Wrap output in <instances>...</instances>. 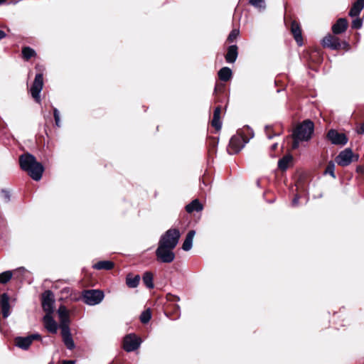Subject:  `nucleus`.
Listing matches in <instances>:
<instances>
[{"label": "nucleus", "instance_id": "412c9836", "mask_svg": "<svg viewBox=\"0 0 364 364\" xmlns=\"http://www.w3.org/2000/svg\"><path fill=\"white\" fill-rule=\"evenodd\" d=\"M220 113L221 108L220 107H217L213 112V117L211 122L212 126L215 128L216 130H220L222 127V123L220 122Z\"/></svg>", "mask_w": 364, "mask_h": 364}, {"label": "nucleus", "instance_id": "2eb2a0df", "mask_svg": "<svg viewBox=\"0 0 364 364\" xmlns=\"http://www.w3.org/2000/svg\"><path fill=\"white\" fill-rule=\"evenodd\" d=\"M291 32L298 46H301L303 45L301 29L299 23L296 21H292L291 22Z\"/></svg>", "mask_w": 364, "mask_h": 364}, {"label": "nucleus", "instance_id": "f8f14e48", "mask_svg": "<svg viewBox=\"0 0 364 364\" xmlns=\"http://www.w3.org/2000/svg\"><path fill=\"white\" fill-rule=\"evenodd\" d=\"M54 296L51 291H46L42 295V307L46 314L53 312Z\"/></svg>", "mask_w": 364, "mask_h": 364}, {"label": "nucleus", "instance_id": "6ab92c4d", "mask_svg": "<svg viewBox=\"0 0 364 364\" xmlns=\"http://www.w3.org/2000/svg\"><path fill=\"white\" fill-rule=\"evenodd\" d=\"M364 8V0H357L352 5V7L348 13L350 17L359 16L360 12Z\"/></svg>", "mask_w": 364, "mask_h": 364}, {"label": "nucleus", "instance_id": "de8ad7c7", "mask_svg": "<svg viewBox=\"0 0 364 364\" xmlns=\"http://www.w3.org/2000/svg\"><path fill=\"white\" fill-rule=\"evenodd\" d=\"M6 33L4 31L0 30V41L6 38Z\"/></svg>", "mask_w": 364, "mask_h": 364}, {"label": "nucleus", "instance_id": "b1692460", "mask_svg": "<svg viewBox=\"0 0 364 364\" xmlns=\"http://www.w3.org/2000/svg\"><path fill=\"white\" fill-rule=\"evenodd\" d=\"M237 57V47L236 45L229 46L225 59L228 63H234Z\"/></svg>", "mask_w": 364, "mask_h": 364}, {"label": "nucleus", "instance_id": "e433bc0d", "mask_svg": "<svg viewBox=\"0 0 364 364\" xmlns=\"http://www.w3.org/2000/svg\"><path fill=\"white\" fill-rule=\"evenodd\" d=\"M239 33H240V31L238 29L232 30V31L230 33V34L228 37V39H227L229 43L233 42L237 38V37L239 36Z\"/></svg>", "mask_w": 364, "mask_h": 364}, {"label": "nucleus", "instance_id": "09e8293b", "mask_svg": "<svg viewBox=\"0 0 364 364\" xmlns=\"http://www.w3.org/2000/svg\"><path fill=\"white\" fill-rule=\"evenodd\" d=\"M277 143H275V144H274L272 146V149H275L277 148Z\"/></svg>", "mask_w": 364, "mask_h": 364}, {"label": "nucleus", "instance_id": "aec40b11", "mask_svg": "<svg viewBox=\"0 0 364 364\" xmlns=\"http://www.w3.org/2000/svg\"><path fill=\"white\" fill-rule=\"evenodd\" d=\"M31 341L28 336H18L15 338V345L21 349L28 350L31 345Z\"/></svg>", "mask_w": 364, "mask_h": 364}, {"label": "nucleus", "instance_id": "5701e85b", "mask_svg": "<svg viewBox=\"0 0 364 364\" xmlns=\"http://www.w3.org/2000/svg\"><path fill=\"white\" fill-rule=\"evenodd\" d=\"M196 232L195 230H190L186 237L185 240L183 241V243L182 245V249L184 251H189L193 246V240L195 236Z\"/></svg>", "mask_w": 364, "mask_h": 364}, {"label": "nucleus", "instance_id": "7ed1b4c3", "mask_svg": "<svg viewBox=\"0 0 364 364\" xmlns=\"http://www.w3.org/2000/svg\"><path fill=\"white\" fill-rule=\"evenodd\" d=\"M181 234L178 229L171 228L163 234L159 241V244L166 247L174 249L179 240Z\"/></svg>", "mask_w": 364, "mask_h": 364}, {"label": "nucleus", "instance_id": "3c124183", "mask_svg": "<svg viewBox=\"0 0 364 364\" xmlns=\"http://www.w3.org/2000/svg\"><path fill=\"white\" fill-rule=\"evenodd\" d=\"M20 270H25V269L23 267H21L19 268Z\"/></svg>", "mask_w": 364, "mask_h": 364}, {"label": "nucleus", "instance_id": "9b49d317", "mask_svg": "<svg viewBox=\"0 0 364 364\" xmlns=\"http://www.w3.org/2000/svg\"><path fill=\"white\" fill-rule=\"evenodd\" d=\"M332 144L344 146L348 143V139L343 133H339L336 129H330L326 136Z\"/></svg>", "mask_w": 364, "mask_h": 364}, {"label": "nucleus", "instance_id": "4c0bfd02", "mask_svg": "<svg viewBox=\"0 0 364 364\" xmlns=\"http://www.w3.org/2000/svg\"><path fill=\"white\" fill-rule=\"evenodd\" d=\"M53 117H54V119H55V125L58 127H60V112L59 110L55 108V107H53Z\"/></svg>", "mask_w": 364, "mask_h": 364}, {"label": "nucleus", "instance_id": "423d86ee", "mask_svg": "<svg viewBox=\"0 0 364 364\" xmlns=\"http://www.w3.org/2000/svg\"><path fill=\"white\" fill-rule=\"evenodd\" d=\"M103 298V292L97 289L85 291L82 294L83 301L90 306L100 304Z\"/></svg>", "mask_w": 364, "mask_h": 364}, {"label": "nucleus", "instance_id": "6e6552de", "mask_svg": "<svg viewBox=\"0 0 364 364\" xmlns=\"http://www.w3.org/2000/svg\"><path fill=\"white\" fill-rule=\"evenodd\" d=\"M43 87V76L41 73H37L33 82L30 88L32 97L37 103H41V92Z\"/></svg>", "mask_w": 364, "mask_h": 364}, {"label": "nucleus", "instance_id": "0eeeda50", "mask_svg": "<svg viewBox=\"0 0 364 364\" xmlns=\"http://www.w3.org/2000/svg\"><path fill=\"white\" fill-rule=\"evenodd\" d=\"M173 249L166 247L161 245H158L156 250V256L157 260L164 263H171L175 259V254L173 252Z\"/></svg>", "mask_w": 364, "mask_h": 364}, {"label": "nucleus", "instance_id": "c03bdc74", "mask_svg": "<svg viewBox=\"0 0 364 364\" xmlns=\"http://www.w3.org/2000/svg\"><path fill=\"white\" fill-rule=\"evenodd\" d=\"M357 172L364 174V166H359L356 168Z\"/></svg>", "mask_w": 364, "mask_h": 364}, {"label": "nucleus", "instance_id": "c85d7f7f", "mask_svg": "<svg viewBox=\"0 0 364 364\" xmlns=\"http://www.w3.org/2000/svg\"><path fill=\"white\" fill-rule=\"evenodd\" d=\"M142 280L147 288L152 289L154 287L153 274L151 272H145L143 275Z\"/></svg>", "mask_w": 364, "mask_h": 364}, {"label": "nucleus", "instance_id": "49530a36", "mask_svg": "<svg viewBox=\"0 0 364 364\" xmlns=\"http://www.w3.org/2000/svg\"><path fill=\"white\" fill-rule=\"evenodd\" d=\"M63 364H75V360H63L62 362Z\"/></svg>", "mask_w": 364, "mask_h": 364}, {"label": "nucleus", "instance_id": "1a4fd4ad", "mask_svg": "<svg viewBox=\"0 0 364 364\" xmlns=\"http://www.w3.org/2000/svg\"><path fill=\"white\" fill-rule=\"evenodd\" d=\"M247 142L237 132L233 135L229 143L228 151L230 154L240 152Z\"/></svg>", "mask_w": 364, "mask_h": 364}, {"label": "nucleus", "instance_id": "f03ea898", "mask_svg": "<svg viewBox=\"0 0 364 364\" xmlns=\"http://www.w3.org/2000/svg\"><path fill=\"white\" fill-rule=\"evenodd\" d=\"M314 129V123L310 120H305L296 127L293 132L292 137L307 141L311 138Z\"/></svg>", "mask_w": 364, "mask_h": 364}, {"label": "nucleus", "instance_id": "79ce46f5", "mask_svg": "<svg viewBox=\"0 0 364 364\" xmlns=\"http://www.w3.org/2000/svg\"><path fill=\"white\" fill-rule=\"evenodd\" d=\"M357 132L360 134H364V121L363 123L359 127V129L357 130Z\"/></svg>", "mask_w": 364, "mask_h": 364}, {"label": "nucleus", "instance_id": "f704fd0d", "mask_svg": "<svg viewBox=\"0 0 364 364\" xmlns=\"http://www.w3.org/2000/svg\"><path fill=\"white\" fill-rule=\"evenodd\" d=\"M151 318V314L149 309L144 311L140 316V321L142 323H148Z\"/></svg>", "mask_w": 364, "mask_h": 364}, {"label": "nucleus", "instance_id": "72a5a7b5", "mask_svg": "<svg viewBox=\"0 0 364 364\" xmlns=\"http://www.w3.org/2000/svg\"><path fill=\"white\" fill-rule=\"evenodd\" d=\"M334 170H335L334 162L333 161H330L324 171V174H329L333 178H336Z\"/></svg>", "mask_w": 364, "mask_h": 364}, {"label": "nucleus", "instance_id": "bb28decb", "mask_svg": "<svg viewBox=\"0 0 364 364\" xmlns=\"http://www.w3.org/2000/svg\"><path fill=\"white\" fill-rule=\"evenodd\" d=\"M139 275H135L133 277L131 274H128L126 278V284L129 288H136L139 285Z\"/></svg>", "mask_w": 364, "mask_h": 364}, {"label": "nucleus", "instance_id": "a19ab883", "mask_svg": "<svg viewBox=\"0 0 364 364\" xmlns=\"http://www.w3.org/2000/svg\"><path fill=\"white\" fill-rule=\"evenodd\" d=\"M28 336V338H30L31 343L34 340H41V336L38 333H33V334H31V335Z\"/></svg>", "mask_w": 364, "mask_h": 364}, {"label": "nucleus", "instance_id": "2f4dec72", "mask_svg": "<svg viewBox=\"0 0 364 364\" xmlns=\"http://www.w3.org/2000/svg\"><path fill=\"white\" fill-rule=\"evenodd\" d=\"M13 273L11 271H5L0 274V284H6L12 278Z\"/></svg>", "mask_w": 364, "mask_h": 364}, {"label": "nucleus", "instance_id": "9d476101", "mask_svg": "<svg viewBox=\"0 0 364 364\" xmlns=\"http://www.w3.org/2000/svg\"><path fill=\"white\" fill-rule=\"evenodd\" d=\"M141 343V340L135 334H128L123 340V348L127 352H132L138 349Z\"/></svg>", "mask_w": 364, "mask_h": 364}, {"label": "nucleus", "instance_id": "f3484780", "mask_svg": "<svg viewBox=\"0 0 364 364\" xmlns=\"http://www.w3.org/2000/svg\"><path fill=\"white\" fill-rule=\"evenodd\" d=\"M348 26V23L346 18H340L337 20L336 23L332 26V32L335 35L341 34L344 33Z\"/></svg>", "mask_w": 364, "mask_h": 364}, {"label": "nucleus", "instance_id": "473e14b6", "mask_svg": "<svg viewBox=\"0 0 364 364\" xmlns=\"http://www.w3.org/2000/svg\"><path fill=\"white\" fill-rule=\"evenodd\" d=\"M249 2L259 11H264L266 8L264 0H250Z\"/></svg>", "mask_w": 364, "mask_h": 364}, {"label": "nucleus", "instance_id": "c756f323", "mask_svg": "<svg viewBox=\"0 0 364 364\" xmlns=\"http://www.w3.org/2000/svg\"><path fill=\"white\" fill-rule=\"evenodd\" d=\"M218 75L220 80L226 82L232 77V70H219Z\"/></svg>", "mask_w": 364, "mask_h": 364}, {"label": "nucleus", "instance_id": "dca6fc26", "mask_svg": "<svg viewBox=\"0 0 364 364\" xmlns=\"http://www.w3.org/2000/svg\"><path fill=\"white\" fill-rule=\"evenodd\" d=\"M61 335L63 338V341L66 346V348L68 350H73L75 348V345L74 343V341L72 338L70 328L69 327H65L64 328L61 329Z\"/></svg>", "mask_w": 364, "mask_h": 364}, {"label": "nucleus", "instance_id": "cd10ccee", "mask_svg": "<svg viewBox=\"0 0 364 364\" xmlns=\"http://www.w3.org/2000/svg\"><path fill=\"white\" fill-rule=\"evenodd\" d=\"M292 157L290 155H286L283 158L279 160L278 167L284 171L288 168L289 164L291 161Z\"/></svg>", "mask_w": 364, "mask_h": 364}, {"label": "nucleus", "instance_id": "37998d69", "mask_svg": "<svg viewBox=\"0 0 364 364\" xmlns=\"http://www.w3.org/2000/svg\"><path fill=\"white\" fill-rule=\"evenodd\" d=\"M298 203H299V196H296L294 197V198L292 200L291 204L293 206H296L298 205Z\"/></svg>", "mask_w": 364, "mask_h": 364}, {"label": "nucleus", "instance_id": "58836bf2", "mask_svg": "<svg viewBox=\"0 0 364 364\" xmlns=\"http://www.w3.org/2000/svg\"><path fill=\"white\" fill-rule=\"evenodd\" d=\"M1 196L4 199L5 202H9L11 198V195L9 191L2 189L1 191Z\"/></svg>", "mask_w": 364, "mask_h": 364}, {"label": "nucleus", "instance_id": "7c9ffc66", "mask_svg": "<svg viewBox=\"0 0 364 364\" xmlns=\"http://www.w3.org/2000/svg\"><path fill=\"white\" fill-rule=\"evenodd\" d=\"M21 53L23 58L26 60H29L31 57L36 55V51L33 48L28 46L23 48Z\"/></svg>", "mask_w": 364, "mask_h": 364}, {"label": "nucleus", "instance_id": "ea45409f", "mask_svg": "<svg viewBox=\"0 0 364 364\" xmlns=\"http://www.w3.org/2000/svg\"><path fill=\"white\" fill-rule=\"evenodd\" d=\"M294 141H293V144H292V149H296L299 147V142L300 141H303V140L300 139H297L296 137H292Z\"/></svg>", "mask_w": 364, "mask_h": 364}, {"label": "nucleus", "instance_id": "a18cd8bd", "mask_svg": "<svg viewBox=\"0 0 364 364\" xmlns=\"http://www.w3.org/2000/svg\"><path fill=\"white\" fill-rule=\"evenodd\" d=\"M265 129H266V132H267V138H268V139H272L273 136H272V135H271V134H269L268 133V131H269V129H271V127H270L267 126V127H265Z\"/></svg>", "mask_w": 364, "mask_h": 364}, {"label": "nucleus", "instance_id": "393cba45", "mask_svg": "<svg viewBox=\"0 0 364 364\" xmlns=\"http://www.w3.org/2000/svg\"><path fill=\"white\" fill-rule=\"evenodd\" d=\"M203 210V205L198 199L193 200L191 203L186 206V210L188 213H192L193 211L199 212Z\"/></svg>", "mask_w": 364, "mask_h": 364}, {"label": "nucleus", "instance_id": "a878e982", "mask_svg": "<svg viewBox=\"0 0 364 364\" xmlns=\"http://www.w3.org/2000/svg\"><path fill=\"white\" fill-rule=\"evenodd\" d=\"M114 267V263L111 261L103 260L100 261L93 265V268L96 269L109 270Z\"/></svg>", "mask_w": 364, "mask_h": 364}, {"label": "nucleus", "instance_id": "39448f33", "mask_svg": "<svg viewBox=\"0 0 364 364\" xmlns=\"http://www.w3.org/2000/svg\"><path fill=\"white\" fill-rule=\"evenodd\" d=\"M358 155H354L350 148H346L341 151L336 158V162L341 166H347L353 161H358Z\"/></svg>", "mask_w": 364, "mask_h": 364}, {"label": "nucleus", "instance_id": "a211bd4d", "mask_svg": "<svg viewBox=\"0 0 364 364\" xmlns=\"http://www.w3.org/2000/svg\"><path fill=\"white\" fill-rule=\"evenodd\" d=\"M52 314H46L43 317L45 328L52 333H55L58 330V324L51 316Z\"/></svg>", "mask_w": 364, "mask_h": 364}, {"label": "nucleus", "instance_id": "20e7f679", "mask_svg": "<svg viewBox=\"0 0 364 364\" xmlns=\"http://www.w3.org/2000/svg\"><path fill=\"white\" fill-rule=\"evenodd\" d=\"M323 47L332 50L348 49L349 44L346 41H341L340 39L331 34H328L322 40Z\"/></svg>", "mask_w": 364, "mask_h": 364}, {"label": "nucleus", "instance_id": "8fccbe9b", "mask_svg": "<svg viewBox=\"0 0 364 364\" xmlns=\"http://www.w3.org/2000/svg\"><path fill=\"white\" fill-rule=\"evenodd\" d=\"M6 1V0H0V5L4 4Z\"/></svg>", "mask_w": 364, "mask_h": 364}, {"label": "nucleus", "instance_id": "4468645a", "mask_svg": "<svg viewBox=\"0 0 364 364\" xmlns=\"http://www.w3.org/2000/svg\"><path fill=\"white\" fill-rule=\"evenodd\" d=\"M58 314L60 323V328L63 329L65 326L69 327L70 318L69 311L67 308L65 306L61 305L58 309Z\"/></svg>", "mask_w": 364, "mask_h": 364}, {"label": "nucleus", "instance_id": "f257e3e1", "mask_svg": "<svg viewBox=\"0 0 364 364\" xmlns=\"http://www.w3.org/2000/svg\"><path fill=\"white\" fill-rule=\"evenodd\" d=\"M20 167L26 171L34 181H39L42 178L44 167L41 163L38 162L35 156L31 154H24L19 157Z\"/></svg>", "mask_w": 364, "mask_h": 364}, {"label": "nucleus", "instance_id": "c9c22d12", "mask_svg": "<svg viewBox=\"0 0 364 364\" xmlns=\"http://www.w3.org/2000/svg\"><path fill=\"white\" fill-rule=\"evenodd\" d=\"M363 26V19L356 17L355 19L352 21L351 27L353 29H360Z\"/></svg>", "mask_w": 364, "mask_h": 364}, {"label": "nucleus", "instance_id": "ddd939ff", "mask_svg": "<svg viewBox=\"0 0 364 364\" xmlns=\"http://www.w3.org/2000/svg\"><path fill=\"white\" fill-rule=\"evenodd\" d=\"M9 299V296L6 293L0 295V310L4 318H8L11 314Z\"/></svg>", "mask_w": 364, "mask_h": 364}, {"label": "nucleus", "instance_id": "4be33fe9", "mask_svg": "<svg viewBox=\"0 0 364 364\" xmlns=\"http://www.w3.org/2000/svg\"><path fill=\"white\" fill-rule=\"evenodd\" d=\"M237 132L248 143V141L254 137L253 130L247 125L238 129Z\"/></svg>", "mask_w": 364, "mask_h": 364}]
</instances>
